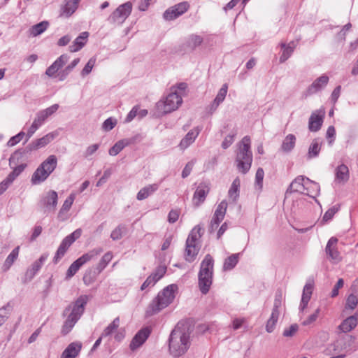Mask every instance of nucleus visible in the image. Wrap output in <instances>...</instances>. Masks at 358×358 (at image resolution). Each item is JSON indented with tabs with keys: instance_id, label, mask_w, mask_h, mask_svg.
<instances>
[{
	"instance_id": "f257e3e1",
	"label": "nucleus",
	"mask_w": 358,
	"mask_h": 358,
	"mask_svg": "<svg viewBox=\"0 0 358 358\" xmlns=\"http://www.w3.org/2000/svg\"><path fill=\"white\" fill-rule=\"evenodd\" d=\"M191 345L190 333L185 327L176 326L171 331L169 338L170 354L178 357L187 352Z\"/></svg>"
},
{
	"instance_id": "f03ea898",
	"label": "nucleus",
	"mask_w": 358,
	"mask_h": 358,
	"mask_svg": "<svg viewBox=\"0 0 358 358\" xmlns=\"http://www.w3.org/2000/svg\"><path fill=\"white\" fill-rule=\"evenodd\" d=\"M177 290L178 286L175 284H171L159 292L147 307L145 310L146 316L150 317L154 315L171 303L175 298V294Z\"/></svg>"
},
{
	"instance_id": "7ed1b4c3",
	"label": "nucleus",
	"mask_w": 358,
	"mask_h": 358,
	"mask_svg": "<svg viewBox=\"0 0 358 358\" xmlns=\"http://www.w3.org/2000/svg\"><path fill=\"white\" fill-rule=\"evenodd\" d=\"M87 301V299L86 296H81L75 301V303L66 308L64 311V315H68L62 328V334L63 335L69 334L75 326L76 323L80 318L84 312Z\"/></svg>"
},
{
	"instance_id": "20e7f679",
	"label": "nucleus",
	"mask_w": 358,
	"mask_h": 358,
	"mask_svg": "<svg viewBox=\"0 0 358 358\" xmlns=\"http://www.w3.org/2000/svg\"><path fill=\"white\" fill-rule=\"evenodd\" d=\"M250 138L245 136L237 145L236 163L238 170L243 174L247 173L252 165V153L250 150Z\"/></svg>"
},
{
	"instance_id": "39448f33",
	"label": "nucleus",
	"mask_w": 358,
	"mask_h": 358,
	"mask_svg": "<svg viewBox=\"0 0 358 358\" xmlns=\"http://www.w3.org/2000/svg\"><path fill=\"white\" fill-rule=\"evenodd\" d=\"M213 259L210 255H206L201 263L199 273V286L201 292L206 294L212 284Z\"/></svg>"
},
{
	"instance_id": "423d86ee",
	"label": "nucleus",
	"mask_w": 358,
	"mask_h": 358,
	"mask_svg": "<svg viewBox=\"0 0 358 358\" xmlns=\"http://www.w3.org/2000/svg\"><path fill=\"white\" fill-rule=\"evenodd\" d=\"M201 228L199 225L194 227L190 231L185 244V259L186 261L193 262L199 251L198 241L201 236Z\"/></svg>"
},
{
	"instance_id": "0eeeda50",
	"label": "nucleus",
	"mask_w": 358,
	"mask_h": 358,
	"mask_svg": "<svg viewBox=\"0 0 358 358\" xmlns=\"http://www.w3.org/2000/svg\"><path fill=\"white\" fill-rule=\"evenodd\" d=\"M102 252L101 248H96L83 254L70 265L66 272V278L73 277L83 265L96 259Z\"/></svg>"
},
{
	"instance_id": "6e6552de",
	"label": "nucleus",
	"mask_w": 358,
	"mask_h": 358,
	"mask_svg": "<svg viewBox=\"0 0 358 358\" xmlns=\"http://www.w3.org/2000/svg\"><path fill=\"white\" fill-rule=\"evenodd\" d=\"M182 103L181 94L174 90L168 94L164 101H159L157 106L159 110L166 114L178 109Z\"/></svg>"
},
{
	"instance_id": "1a4fd4ad",
	"label": "nucleus",
	"mask_w": 358,
	"mask_h": 358,
	"mask_svg": "<svg viewBox=\"0 0 358 358\" xmlns=\"http://www.w3.org/2000/svg\"><path fill=\"white\" fill-rule=\"evenodd\" d=\"M132 3L127 1L120 5L108 17V21L111 24H122L132 11Z\"/></svg>"
},
{
	"instance_id": "9d476101",
	"label": "nucleus",
	"mask_w": 358,
	"mask_h": 358,
	"mask_svg": "<svg viewBox=\"0 0 358 358\" xmlns=\"http://www.w3.org/2000/svg\"><path fill=\"white\" fill-rule=\"evenodd\" d=\"M81 234L82 230L80 229H78L62 240L53 258V262L55 264H57L59 262V260L64 256L69 248L75 242L76 240L80 237Z\"/></svg>"
},
{
	"instance_id": "9b49d317",
	"label": "nucleus",
	"mask_w": 358,
	"mask_h": 358,
	"mask_svg": "<svg viewBox=\"0 0 358 358\" xmlns=\"http://www.w3.org/2000/svg\"><path fill=\"white\" fill-rule=\"evenodd\" d=\"M282 306V294L277 293L275 296L273 308L269 319L266 324V330L268 333L273 331L280 315V308Z\"/></svg>"
},
{
	"instance_id": "f8f14e48",
	"label": "nucleus",
	"mask_w": 358,
	"mask_h": 358,
	"mask_svg": "<svg viewBox=\"0 0 358 358\" xmlns=\"http://www.w3.org/2000/svg\"><path fill=\"white\" fill-rule=\"evenodd\" d=\"M210 189L209 183L202 182L199 184L192 197V204L195 208H198L205 201Z\"/></svg>"
},
{
	"instance_id": "ddd939ff",
	"label": "nucleus",
	"mask_w": 358,
	"mask_h": 358,
	"mask_svg": "<svg viewBox=\"0 0 358 358\" xmlns=\"http://www.w3.org/2000/svg\"><path fill=\"white\" fill-rule=\"evenodd\" d=\"M189 8V4L187 1L180 2L169 8H168L164 13V18L166 20H173L185 12L187 11V10Z\"/></svg>"
},
{
	"instance_id": "4468645a",
	"label": "nucleus",
	"mask_w": 358,
	"mask_h": 358,
	"mask_svg": "<svg viewBox=\"0 0 358 358\" xmlns=\"http://www.w3.org/2000/svg\"><path fill=\"white\" fill-rule=\"evenodd\" d=\"M151 333V329L148 327L141 329L133 338L129 348L132 351L141 347L148 339Z\"/></svg>"
},
{
	"instance_id": "2eb2a0df",
	"label": "nucleus",
	"mask_w": 358,
	"mask_h": 358,
	"mask_svg": "<svg viewBox=\"0 0 358 358\" xmlns=\"http://www.w3.org/2000/svg\"><path fill=\"white\" fill-rule=\"evenodd\" d=\"M57 201V193L54 190H50L42 197L41 205L47 210L54 211L56 209Z\"/></svg>"
},
{
	"instance_id": "dca6fc26",
	"label": "nucleus",
	"mask_w": 358,
	"mask_h": 358,
	"mask_svg": "<svg viewBox=\"0 0 358 358\" xmlns=\"http://www.w3.org/2000/svg\"><path fill=\"white\" fill-rule=\"evenodd\" d=\"M329 76L324 74L315 79L306 90V96L314 94L323 90L328 84Z\"/></svg>"
},
{
	"instance_id": "f3484780",
	"label": "nucleus",
	"mask_w": 358,
	"mask_h": 358,
	"mask_svg": "<svg viewBox=\"0 0 358 358\" xmlns=\"http://www.w3.org/2000/svg\"><path fill=\"white\" fill-rule=\"evenodd\" d=\"M338 239L335 237H331L327 244L325 252L328 258L337 263L341 261V258L339 252L337 250Z\"/></svg>"
},
{
	"instance_id": "a211bd4d",
	"label": "nucleus",
	"mask_w": 358,
	"mask_h": 358,
	"mask_svg": "<svg viewBox=\"0 0 358 358\" xmlns=\"http://www.w3.org/2000/svg\"><path fill=\"white\" fill-rule=\"evenodd\" d=\"M57 134L54 132L48 133V134L45 135L42 138H40L38 139H36L34 141H32L31 143H29L27 149L29 151H33V150H37L41 148L45 147L48 144H49L53 139L56 137Z\"/></svg>"
},
{
	"instance_id": "6ab92c4d",
	"label": "nucleus",
	"mask_w": 358,
	"mask_h": 358,
	"mask_svg": "<svg viewBox=\"0 0 358 358\" xmlns=\"http://www.w3.org/2000/svg\"><path fill=\"white\" fill-rule=\"evenodd\" d=\"M201 128L196 127L191 129L188 133L182 138L179 143V148L182 150H186L189 145H191L196 138L198 137Z\"/></svg>"
},
{
	"instance_id": "aec40b11",
	"label": "nucleus",
	"mask_w": 358,
	"mask_h": 358,
	"mask_svg": "<svg viewBox=\"0 0 358 358\" xmlns=\"http://www.w3.org/2000/svg\"><path fill=\"white\" fill-rule=\"evenodd\" d=\"M324 112L316 110L313 112L308 121V129L310 131L316 132L319 131L323 122Z\"/></svg>"
},
{
	"instance_id": "412c9836",
	"label": "nucleus",
	"mask_w": 358,
	"mask_h": 358,
	"mask_svg": "<svg viewBox=\"0 0 358 358\" xmlns=\"http://www.w3.org/2000/svg\"><path fill=\"white\" fill-rule=\"evenodd\" d=\"M59 107V105L55 103L46 109L38 112L34 122L41 127L50 115L58 110Z\"/></svg>"
},
{
	"instance_id": "4be33fe9",
	"label": "nucleus",
	"mask_w": 358,
	"mask_h": 358,
	"mask_svg": "<svg viewBox=\"0 0 358 358\" xmlns=\"http://www.w3.org/2000/svg\"><path fill=\"white\" fill-rule=\"evenodd\" d=\"M80 0H64V3L61 8L60 16L69 17L77 10Z\"/></svg>"
},
{
	"instance_id": "5701e85b",
	"label": "nucleus",
	"mask_w": 358,
	"mask_h": 358,
	"mask_svg": "<svg viewBox=\"0 0 358 358\" xmlns=\"http://www.w3.org/2000/svg\"><path fill=\"white\" fill-rule=\"evenodd\" d=\"M68 60L69 56L67 55H62L46 69L45 74L49 77L54 76L55 73L68 62Z\"/></svg>"
},
{
	"instance_id": "b1692460",
	"label": "nucleus",
	"mask_w": 358,
	"mask_h": 358,
	"mask_svg": "<svg viewBox=\"0 0 358 358\" xmlns=\"http://www.w3.org/2000/svg\"><path fill=\"white\" fill-rule=\"evenodd\" d=\"M82 349V343L76 341L70 343L63 351L60 358H76Z\"/></svg>"
},
{
	"instance_id": "393cba45",
	"label": "nucleus",
	"mask_w": 358,
	"mask_h": 358,
	"mask_svg": "<svg viewBox=\"0 0 358 358\" xmlns=\"http://www.w3.org/2000/svg\"><path fill=\"white\" fill-rule=\"evenodd\" d=\"M308 178H305L303 176H299L296 177L289 185L288 189H287V193L289 192H300L301 194L304 193L306 191V182Z\"/></svg>"
},
{
	"instance_id": "a878e982",
	"label": "nucleus",
	"mask_w": 358,
	"mask_h": 358,
	"mask_svg": "<svg viewBox=\"0 0 358 358\" xmlns=\"http://www.w3.org/2000/svg\"><path fill=\"white\" fill-rule=\"evenodd\" d=\"M350 178L349 169L345 164H341L335 169V182L344 184Z\"/></svg>"
},
{
	"instance_id": "bb28decb",
	"label": "nucleus",
	"mask_w": 358,
	"mask_h": 358,
	"mask_svg": "<svg viewBox=\"0 0 358 358\" xmlns=\"http://www.w3.org/2000/svg\"><path fill=\"white\" fill-rule=\"evenodd\" d=\"M313 289V284L308 282L305 285L303 290L302 297L301 303L299 306V310L303 311L307 307L308 303L311 298V295Z\"/></svg>"
},
{
	"instance_id": "cd10ccee",
	"label": "nucleus",
	"mask_w": 358,
	"mask_h": 358,
	"mask_svg": "<svg viewBox=\"0 0 358 358\" xmlns=\"http://www.w3.org/2000/svg\"><path fill=\"white\" fill-rule=\"evenodd\" d=\"M228 90L227 84H224L222 87L220 89L216 97L215 98L213 102L210 106V111L213 113L215 111L219 105L223 102L224 100Z\"/></svg>"
},
{
	"instance_id": "c85d7f7f",
	"label": "nucleus",
	"mask_w": 358,
	"mask_h": 358,
	"mask_svg": "<svg viewBox=\"0 0 358 358\" xmlns=\"http://www.w3.org/2000/svg\"><path fill=\"white\" fill-rule=\"evenodd\" d=\"M89 33L87 31L82 32L73 41V44L69 46V50L75 52L80 50L87 43Z\"/></svg>"
},
{
	"instance_id": "c756f323",
	"label": "nucleus",
	"mask_w": 358,
	"mask_h": 358,
	"mask_svg": "<svg viewBox=\"0 0 358 358\" xmlns=\"http://www.w3.org/2000/svg\"><path fill=\"white\" fill-rule=\"evenodd\" d=\"M159 188V185L157 183L148 185L139 190L137 193L136 199L138 201H142L147 199L150 195L153 194Z\"/></svg>"
},
{
	"instance_id": "7c9ffc66",
	"label": "nucleus",
	"mask_w": 358,
	"mask_h": 358,
	"mask_svg": "<svg viewBox=\"0 0 358 358\" xmlns=\"http://www.w3.org/2000/svg\"><path fill=\"white\" fill-rule=\"evenodd\" d=\"M296 43L294 41H291L288 44L282 43L280 47L282 49V55L280 57V62H285L292 54L294 48H296Z\"/></svg>"
},
{
	"instance_id": "2f4dec72",
	"label": "nucleus",
	"mask_w": 358,
	"mask_h": 358,
	"mask_svg": "<svg viewBox=\"0 0 358 358\" xmlns=\"http://www.w3.org/2000/svg\"><path fill=\"white\" fill-rule=\"evenodd\" d=\"M306 191L303 194H306L312 198H315L320 193V185L310 179H307L305 185Z\"/></svg>"
},
{
	"instance_id": "473e14b6",
	"label": "nucleus",
	"mask_w": 358,
	"mask_h": 358,
	"mask_svg": "<svg viewBox=\"0 0 358 358\" xmlns=\"http://www.w3.org/2000/svg\"><path fill=\"white\" fill-rule=\"evenodd\" d=\"M357 325V317L356 315H352L346 318L340 325L339 329L341 331L346 333L352 331Z\"/></svg>"
},
{
	"instance_id": "72a5a7b5",
	"label": "nucleus",
	"mask_w": 358,
	"mask_h": 358,
	"mask_svg": "<svg viewBox=\"0 0 358 358\" xmlns=\"http://www.w3.org/2000/svg\"><path fill=\"white\" fill-rule=\"evenodd\" d=\"M296 136L294 134H289L284 138L280 149L284 152H290L295 147Z\"/></svg>"
},
{
	"instance_id": "f704fd0d",
	"label": "nucleus",
	"mask_w": 358,
	"mask_h": 358,
	"mask_svg": "<svg viewBox=\"0 0 358 358\" xmlns=\"http://www.w3.org/2000/svg\"><path fill=\"white\" fill-rule=\"evenodd\" d=\"M49 176V173L40 165L33 173L31 180L32 184L38 185L45 181Z\"/></svg>"
},
{
	"instance_id": "c9c22d12",
	"label": "nucleus",
	"mask_w": 358,
	"mask_h": 358,
	"mask_svg": "<svg viewBox=\"0 0 358 358\" xmlns=\"http://www.w3.org/2000/svg\"><path fill=\"white\" fill-rule=\"evenodd\" d=\"M41 165V168L50 175L57 167V159L54 155H50Z\"/></svg>"
},
{
	"instance_id": "e433bc0d",
	"label": "nucleus",
	"mask_w": 358,
	"mask_h": 358,
	"mask_svg": "<svg viewBox=\"0 0 358 358\" xmlns=\"http://www.w3.org/2000/svg\"><path fill=\"white\" fill-rule=\"evenodd\" d=\"M19 252H20V246H17L8 255V256L6 257V259L2 266V270L3 271H7L11 267V266L13 264V263L17 259L18 255H19Z\"/></svg>"
},
{
	"instance_id": "4c0bfd02",
	"label": "nucleus",
	"mask_w": 358,
	"mask_h": 358,
	"mask_svg": "<svg viewBox=\"0 0 358 358\" xmlns=\"http://www.w3.org/2000/svg\"><path fill=\"white\" fill-rule=\"evenodd\" d=\"M132 143L131 139H122L117 141L113 147L109 149L108 153L111 156L118 155L126 146Z\"/></svg>"
},
{
	"instance_id": "58836bf2",
	"label": "nucleus",
	"mask_w": 358,
	"mask_h": 358,
	"mask_svg": "<svg viewBox=\"0 0 358 358\" xmlns=\"http://www.w3.org/2000/svg\"><path fill=\"white\" fill-rule=\"evenodd\" d=\"M321 142L317 138H315L308 148L307 154L308 159H312L318 156L321 150Z\"/></svg>"
},
{
	"instance_id": "ea45409f",
	"label": "nucleus",
	"mask_w": 358,
	"mask_h": 358,
	"mask_svg": "<svg viewBox=\"0 0 358 358\" xmlns=\"http://www.w3.org/2000/svg\"><path fill=\"white\" fill-rule=\"evenodd\" d=\"M113 257L112 252L105 253L96 266L98 273H101Z\"/></svg>"
},
{
	"instance_id": "a19ab883",
	"label": "nucleus",
	"mask_w": 358,
	"mask_h": 358,
	"mask_svg": "<svg viewBox=\"0 0 358 358\" xmlns=\"http://www.w3.org/2000/svg\"><path fill=\"white\" fill-rule=\"evenodd\" d=\"M120 326V318L117 317L113 320L103 331L101 337H108L114 334Z\"/></svg>"
},
{
	"instance_id": "79ce46f5",
	"label": "nucleus",
	"mask_w": 358,
	"mask_h": 358,
	"mask_svg": "<svg viewBox=\"0 0 358 358\" xmlns=\"http://www.w3.org/2000/svg\"><path fill=\"white\" fill-rule=\"evenodd\" d=\"M240 180L238 178H236L234 180L229 189L228 192V195L230 199H232L233 201H236V199L239 196V187H240Z\"/></svg>"
},
{
	"instance_id": "37998d69",
	"label": "nucleus",
	"mask_w": 358,
	"mask_h": 358,
	"mask_svg": "<svg viewBox=\"0 0 358 358\" xmlns=\"http://www.w3.org/2000/svg\"><path fill=\"white\" fill-rule=\"evenodd\" d=\"M76 199V194L74 193H71L67 198L64 201L61 209L59 210V214H58V217L59 218H62V220H64V218L62 217V215L64 213H66L68 212L74 200Z\"/></svg>"
},
{
	"instance_id": "c03bdc74",
	"label": "nucleus",
	"mask_w": 358,
	"mask_h": 358,
	"mask_svg": "<svg viewBox=\"0 0 358 358\" xmlns=\"http://www.w3.org/2000/svg\"><path fill=\"white\" fill-rule=\"evenodd\" d=\"M227 202L225 200L222 201L219 205L217 206L213 217H215V219L218 221H222L224 215L226 214L227 208Z\"/></svg>"
},
{
	"instance_id": "a18cd8bd",
	"label": "nucleus",
	"mask_w": 358,
	"mask_h": 358,
	"mask_svg": "<svg viewBox=\"0 0 358 358\" xmlns=\"http://www.w3.org/2000/svg\"><path fill=\"white\" fill-rule=\"evenodd\" d=\"M48 27V22L46 21H43L40 23H38L34 26H32L31 29V34L33 36H36L41 34L44 32Z\"/></svg>"
},
{
	"instance_id": "49530a36",
	"label": "nucleus",
	"mask_w": 358,
	"mask_h": 358,
	"mask_svg": "<svg viewBox=\"0 0 358 358\" xmlns=\"http://www.w3.org/2000/svg\"><path fill=\"white\" fill-rule=\"evenodd\" d=\"M239 254H233L227 257L224 263L223 268L224 270H231L235 267L238 262Z\"/></svg>"
},
{
	"instance_id": "de8ad7c7",
	"label": "nucleus",
	"mask_w": 358,
	"mask_h": 358,
	"mask_svg": "<svg viewBox=\"0 0 358 358\" xmlns=\"http://www.w3.org/2000/svg\"><path fill=\"white\" fill-rule=\"evenodd\" d=\"M79 62V58L73 59L70 64H69L64 70H62L59 73V80H64L66 78V76L70 73V72L78 64Z\"/></svg>"
},
{
	"instance_id": "09e8293b",
	"label": "nucleus",
	"mask_w": 358,
	"mask_h": 358,
	"mask_svg": "<svg viewBox=\"0 0 358 358\" xmlns=\"http://www.w3.org/2000/svg\"><path fill=\"white\" fill-rule=\"evenodd\" d=\"M358 303V292L356 294H351L346 300L345 308L353 310Z\"/></svg>"
},
{
	"instance_id": "8fccbe9b",
	"label": "nucleus",
	"mask_w": 358,
	"mask_h": 358,
	"mask_svg": "<svg viewBox=\"0 0 358 358\" xmlns=\"http://www.w3.org/2000/svg\"><path fill=\"white\" fill-rule=\"evenodd\" d=\"M264 177V171L262 168H259L257 170L255 174V187L256 188L261 191L263 187V180Z\"/></svg>"
},
{
	"instance_id": "3c124183",
	"label": "nucleus",
	"mask_w": 358,
	"mask_h": 358,
	"mask_svg": "<svg viewBox=\"0 0 358 358\" xmlns=\"http://www.w3.org/2000/svg\"><path fill=\"white\" fill-rule=\"evenodd\" d=\"M203 42V38L198 35H192L189 36L187 45L192 50L199 46Z\"/></svg>"
},
{
	"instance_id": "603ef678",
	"label": "nucleus",
	"mask_w": 358,
	"mask_h": 358,
	"mask_svg": "<svg viewBox=\"0 0 358 358\" xmlns=\"http://www.w3.org/2000/svg\"><path fill=\"white\" fill-rule=\"evenodd\" d=\"M125 227L123 225L117 226L115 229H113L110 234V238L113 241L120 240L123 235V233L125 231Z\"/></svg>"
},
{
	"instance_id": "864d4df0",
	"label": "nucleus",
	"mask_w": 358,
	"mask_h": 358,
	"mask_svg": "<svg viewBox=\"0 0 358 358\" xmlns=\"http://www.w3.org/2000/svg\"><path fill=\"white\" fill-rule=\"evenodd\" d=\"M339 210V206H334L331 208H330L328 210L326 211L324 213L323 217H322V222H327L329 220H331L334 215Z\"/></svg>"
},
{
	"instance_id": "5fc2aeb1",
	"label": "nucleus",
	"mask_w": 358,
	"mask_h": 358,
	"mask_svg": "<svg viewBox=\"0 0 358 358\" xmlns=\"http://www.w3.org/2000/svg\"><path fill=\"white\" fill-rule=\"evenodd\" d=\"M11 307L9 303L0 308V327L6 322L8 318L9 310Z\"/></svg>"
},
{
	"instance_id": "6e6d98bb",
	"label": "nucleus",
	"mask_w": 358,
	"mask_h": 358,
	"mask_svg": "<svg viewBox=\"0 0 358 358\" xmlns=\"http://www.w3.org/2000/svg\"><path fill=\"white\" fill-rule=\"evenodd\" d=\"M158 280L150 274L141 287V290H145L147 288L152 287Z\"/></svg>"
},
{
	"instance_id": "4d7b16f0",
	"label": "nucleus",
	"mask_w": 358,
	"mask_h": 358,
	"mask_svg": "<svg viewBox=\"0 0 358 358\" xmlns=\"http://www.w3.org/2000/svg\"><path fill=\"white\" fill-rule=\"evenodd\" d=\"M96 62V59L94 57H92L89 59L85 67L81 71V75L83 76H85L88 75L92 70Z\"/></svg>"
},
{
	"instance_id": "13d9d810",
	"label": "nucleus",
	"mask_w": 358,
	"mask_h": 358,
	"mask_svg": "<svg viewBox=\"0 0 358 358\" xmlns=\"http://www.w3.org/2000/svg\"><path fill=\"white\" fill-rule=\"evenodd\" d=\"M25 136V133L20 131L17 135L11 137L7 143L8 146L13 147L17 144Z\"/></svg>"
},
{
	"instance_id": "bf43d9fd",
	"label": "nucleus",
	"mask_w": 358,
	"mask_h": 358,
	"mask_svg": "<svg viewBox=\"0 0 358 358\" xmlns=\"http://www.w3.org/2000/svg\"><path fill=\"white\" fill-rule=\"evenodd\" d=\"M320 308H317L314 313L311 314L310 316H308L306 320H304L301 324L303 326H308L310 324L313 323L318 317L319 313H320Z\"/></svg>"
},
{
	"instance_id": "052dcab7",
	"label": "nucleus",
	"mask_w": 358,
	"mask_h": 358,
	"mask_svg": "<svg viewBox=\"0 0 358 358\" xmlns=\"http://www.w3.org/2000/svg\"><path fill=\"white\" fill-rule=\"evenodd\" d=\"M166 266L164 265H160L157 266L155 271L152 273V275L157 280H159L166 273Z\"/></svg>"
},
{
	"instance_id": "680f3d73",
	"label": "nucleus",
	"mask_w": 358,
	"mask_h": 358,
	"mask_svg": "<svg viewBox=\"0 0 358 358\" xmlns=\"http://www.w3.org/2000/svg\"><path fill=\"white\" fill-rule=\"evenodd\" d=\"M116 124H117V121L115 119L109 117L103 122V123L102 124V128L105 131H110L115 127Z\"/></svg>"
},
{
	"instance_id": "e2e57ef3",
	"label": "nucleus",
	"mask_w": 358,
	"mask_h": 358,
	"mask_svg": "<svg viewBox=\"0 0 358 358\" xmlns=\"http://www.w3.org/2000/svg\"><path fill=\"white\" fill-rule=\"evenodd\" d=\"M26 167V164H22L17 166L14 170L8 174V176L13 180L24 171Z\"/></svg>"
},
{
	"instance_id": "0e129e2a",
	"label": "nucleus",
	"mask_w": 358,
	"mask_h": 358,
	"mask_svg": "<svg viewBox=\"0 0 358 358\" xmlns=\"http://www.w3.org/2000/svg\"><path fill=\"white\" fill-rule=\"evenodd\" d=\"M194 164H195V160H191L185 165V168L183 169V170L182 171V178H185L189 176V174L191 173V172L192 171Z\"/></svg>"
},
{
	"instance_id": "69168bd1",
	"label": "nucleus",
	"mask_w": 358,
	"mask_h": 358,
	"mask_svg": "<svg viewBox=\"0 0 358 358\" xmlns=\"http://www.w3.org/2000/svg\"><path fill=\"white\" fill-rule=\"evenodd\" d=\"M14 180L8 176L1 182H0V195L2 194Z\"/></svg>"
},
{
	"instance_id": "338daca9",
	"label": "nucleus",
	"mask_w": 358,
	"mask_h": 358,
	"mask_svg": "<svg viewBox=\"0 0 358 358\" xmlns=\"http://www.w3.org/2000/svg\"><path fill=\"white\" fill-rule=\"evenodd\" d=\"M335 135H336V130H335L334 127L329 126L327 129V134H326L327 138L329 139V145L333 144V143L334 141V138H335Z\"/></svg>"
},
{
	"instance_id": "774afa93",
	"label": "nucleus",
	"mask_w": 358,
	"mask_h": 358,
	"mask_svg": "<svg viewBox=\"0 0 358 358\" xmlns=\"http://www.w3.org/2000/svg\"><path fill=\"white\" fill-rule=\"evenodd\" d=\"M298 325L294 324H292L289 328L285 329L283 331V336L285 337H291L295 334L298 331Z\"/></svg>"
}]
</instances>
